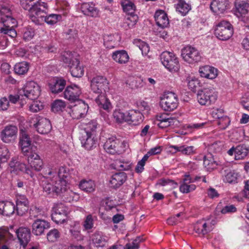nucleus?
<instances>
[{
    "label": "nucleus",
    "instance_id": "63",
    "mask_svg": "<svg viewBox=\"0 0 249 249\" xmlns=\"http://www.w3.org/2000/svg\"><path fill=\"white\" fill-rule=\"evenodd\" d=\"M95 186L94 181L90 179H83L80 181L79 184V187H93Z\"/></svg>",
    "mask_w": 249,
    "mask_h": 249
},
{
    "label": "nucleus",
    "instance_id": "36",
    "mask_svg": "<svg viewBox=\"0 0 249 249\" xmlns=\"http://www.w3.org/2000/svg\"><path fill=\"white\" fill-rule=\"evenodd\" d=\"M127 176L125 173H116L112 177L110 182L112 187H119L126 180Z\"/></svg>",
    "mask_w": 249,
    "mask_h": 249
},
{
    "label": "nucleus",
    "instance_id": "24",
    "mask_svg": "<svg viewBox=\"0 0 249 249\" xmlns=\"http://www.w3.org/2000/svg\"><path fill=\"white\" fill-rule=\"evenodd\" d=\"M143 116L142 114L137 110H131L127 113L126 122L129 124L138 125L142 122Z\"/></svg>",
    "mask_w": 249,
    "mask_h": 249
},
{
    "label": "nucleus",
    "instance_id": "55",
    "mask_svg": "<svg viewBox=\"0 0 249 249\" xmlns=\"http://www.w3.org/2000/svg\"><path fill=\"white\" fill-rule=\"evenodd\" d=\"M188 87L192 90L194 91L199 86V80L195 77H188L186 79Z\"/></svg>",
    "mask_w": 249,
    "mask_h": 249
},
{
    "label": "nucleus",
    "instance_id": "37",
    "mask_svg": "<svg viewBox=\"0 0 249 249\" xmlns=\"http://www.w3.org/2000/svg\"><path fill=\"white\" fill-rule=\"evenodd\" d=\"M235 5L237 11L241 15L247 14L249 10V0H236Z\"/></svg>",
    "mask_w": 249,
    "mask_h": 249
},
{
    "label": "nucleus",
    "instance_id": "34",
    "mask_svg": "<svg viewBox=\"0 0 249 249\" xmlns=\"http://www.w3.org/2000/svg\"><path fill=\"white\" fill-rule=\"evenodd\" d=\"M194 231L198 234L204 235L212 230V226L205 221H198L194 226Z\"/></svg>",
    "mask_w": 249,
    "mask_h": 249
},
{
    "label": "nucleus",
    "instance_id": "31",
    "mask_svg": "<svg viewBox=\"0 0 249 249\" xmlns=\"http://www.w3.org/2000/svg\"><path fill=\"white\" fill-rule=\"evenodd\" d=\"M66 81L58 77L54 78L49 83L50 88L53 93L61 92L66 86Z\"/></svg>",
    "mask_w": 249,
    "mask_h": 249
},
{
    "label": "nucleus",
    "instance_id": "22",
    "mask_svg": "<svg viewBox=\"0 0 249 249\" xmlns=\"http://www.w3.org/2000/svg\"><path fill=\"white\" fill-rule=\"evenodd\" d=\"M81 93V89L76 85L68 86L64 92L65 99L74 102L78 101L79 96Z\"/></svg>",
    "mask_w": 249,
    "mask_h": 249
},
{
    "label": "nucleus",
    "instance_id": "2",
    "mask_svg": "<svg viewBox=\"0 0 249 249\" xmlns=\"http://www.w3.org/2000/svg\"><path fill=\"white\" fill-rule=\"evenodd\" d=\"M0 22L3 27L0 29V32L7 35L12 38L17 36V33L14 29L17 25V21L12 17L11 10L6 7H2L0 14Z\"/></svg>",
    "mask_w": 249,
    "mask_h": 249
},
{
    "label": "nucleus",
    "instance_id": "54",
    "mask_svg": "<svg viewBox=\"0 0 249 249\" xmlns=\"http://www.w3.org/2000/svg\"><path fill=\"white\" fill-rule=\"evenodd\" d=\"M60 237V232L58 230L53 229L50 230L47 234V238L49 242H54Z\"/></svg>",
    "mask_w": 249,
    "mask_h": 249
},
{
    "label": "nucleus",
    "instance_id": "13",
    "mask_svg": "<svg viewBox=\"0 0 249 249\" xmlns=\"http://www.w3.org/2000/svg\"><path fill=\"white\" fill-rule=\"evenodd\" d=\"M89 108L88 104L82 100H78L76 104L68 107V112L73 119L84 117Z\"/></svg>",
    "mask_w": 249,
    "mask_h": 249
},
{
    "label": "nucleus",
    "instance_id": "27",
    "mask_svg": "<svg viewBox=\"0 0 249 249\" xmlns=\"http://www.w3.org/2000/svg\"><path fill=\"white\" fill-rule=\"evenodd\" d=\"M199 72L201 77L210 79H213L217 76V70L208 65L200 67Z\"/></svg>",
    "mask_w": 249,
    "mask_h": 249
},
{
    "label": "nucleus",
    "instance_id": "57",
    "mask_svg": "<svg viewBox=\"0 0 249 249\" xmlns=\"http://www.w3.org/2000/svg\"><path fill=\"white\" fill-rule=\"evenodd\" d=\"M43 108L42 104L38 101H34L29 106V110L33 112H36Z\"/></svg>",
    "mask_w": 249,
    "mask_h": 249
},
{
    "label": "nucleus",
    "instance_id": "21",
    "mask_svg": "<svg viewBox=\"0 0 249 249\" xmlns=\"http://www.w3.org/2000/svg\"><path fill=\"white\" fill-rule=\"evenodd\" d=\"M120 141L115 137H111L107 139L104 145L105 151L110 154H115L120 152L119 150Z\"/></svg>",
    "mask_w": 249,
    "mask_h": 249
},
{
    "label": "nucleus",
    "instance_id": "61",
    "mask_svg": "<svg viewBox=\"0 0 249 249\" xmlns=\"http://www.w3.org/2000/svg\"><path fill=\"white\" fill-rule=\"evenodd\" d=\"M180 152L184 155H190L195 153V149L193 146H185L182 145Z\"/></svg>",
    "mask_w": 249,
    "mask_h": 249
},
{
    "label": "nucleus",
    "instance_id": "48",
    "mask_svg": "<svg viewBox=\"0 0 249 249\" xmlns=\"http://www.w3.org/2000/svg\"><path fill=\"white\" fill-rule=\"evenodd\" d=\"M113 116L116 122L123 123L126 122L127 114L122 112L121 110H115L113 113Z\"/></svg>",
    "mask_w": 249,
    "mask_h": 249
},
{
    "label": "nucleus",
    "instance_id": "17",
    "mask_svg": "<svg viewBox=\"0 0 249 249\" xmlns=\"http://www.w3.org/2000/svg\"><path fill=\"white\" fill-rule=\"evenodd\" d=\"M57 178L58 180L55 181V184H53V182H52V185L53 187H56V185H60L61 187H66L71 184L70 176L66 167L62 166L59 168L58 177L56 176L55 179Z\"/></svg>",
    "mask_w": 249,
    "mask_h": 249
},
{
    "label": "nucleus",
    "instance_id": "10",
    "mask_svg": "<svg viewBox=\"0 0 249 249\" xmlns=\"http://www.w3.org/2000/svg\"><path fill=\"white\" fill-rule=\"evenodd\" d=\"M69 213V208L64 204H55L53 208L52 219L57 224L63 223L67 220Z\"/></svg>",
    "mask_w": 249,
    "mask_h": 249
},
{
    "label": "nucleus",
    "instance_id": "4",
    "mask_svg": "<svg viewBox=\"0 0 249 249\" xmlns=\"http://www.w3.org/2000/svg\"><path fill=\"white\" fill-rule=\"evenodd\" d=\"M46 195L50 197L60 196L66 202H70L78 198L76 193L72 191L70 188H42Z\"/></svg>",
    "mask_w": 249,
    "mask_h": 249
},
{
    "label": "nucleus",
    "instance_id": "23",
    "mask_svg": "<svg viewBox=\"0 0 249 249\" xmlns=\"http://www.w3.org/2000/svg\"><path fill=\"white\" fill-rule=\"evenodd\" d=\"M229 6L228 0H213L210 5L211 10L215 14L224 13Z\"/></svg>",
    "mask_w": 249,
    "mask_h": 249
},
{
    "label": "nucleus",
    "instance_id": "49",
    "mask_svg": "<svg viewBox=\"0 0 249 249\" xmlns=\"http://www.w3.org/2000/svg\"><path fill=\"white\" fill-rule=\"evenodd\" d=\"M238 174L234 171H231L225 176L223 180L224 182L229 183H234L237 182Z\"/></svg>",
    "mask_w": 249,
    "mask_h": 249
},
{
    "label": "nucleus",
    "instance_id": "16",
    "mask_svg": "<svg viewBox=\"0 0 249 249\" xmlns=\"http://www.w3.org/2000/svg\"><path fill=\"white\" fill-rule=\"evenodd\" d=\"M91 241L95 248L103 249L107 246L109 237L103 232L97 231L91 235Z\"/></svg>",
    "mask_w": 249,
    "mask_h": 249
},
{
    "label": "nucleus",
    "instance_id": "19",
    "mask_svg": "<svg viewBox=\"0 0 249 249\" xmlns=\"http://www.w3.org/2000/svg\"><path fill=\"white\" fill-rule=\"evenodd\" d=\"M80 10L84 15L92 18H97L100 15L99 9L93 2H83L80 7Z\"/></svg>",
    "mask_w": 249,
    "mask_h": 249
},
{
    "label": "nucleus",
    "instance_id": "39",
    "mask_svg": "<svg viewBox=\"0 0 249 249\" xmlns=\"http://www.w3.org/2000/svg\"><path fill=\"white\" fill-rule=\"evenodd\" d=\"M249 149L245 145H239L235 147V160H243L249 153Z\"/></svg>",
    "mask_w": 249,
    "mask_h": 249
},
{
    "label": "nucleus",
    "instance_id": "29",
    "mask_svg": "<svg viewBox=\"0 0 249 249\" xmlns=\"http://www.w3.org/2000/svg\"><path fill=\"white\" fill-rule=\"evenodd\" d=\"M112 59L119 64H125L129 59V55L125 50H119L114 52L111 55Z\"/></svg>",
    "mask_w": 249,
    "mask_h": 249
},
{
    "label": "nucleus",
    "instance_id": "5",
    "mask_svg": "<svg viewBox=\"0 0 249 249\" xmlns=\"http://www.w3.org/2000/svg\"><path fill=\"white\" fill-rule=\"evenodd\" d=\"M26 157V160L30 166L37 171H40L43 167V162L38 154L37 147L32 145L26 152H22Z\"/></svg>",
    "mask_w": 249,
    "mask_h": 249
},
{
    "label": "nucleus",
    "instance_id": "26",
    "mask_svg": "<svg viewBox=\"0 0 249 249\" xmlns=\"http://www.w3.org/2000/svg\"><path fill=\"white\" fill-rule=\"evenodd\" d=\"M17 234L20 244L23 246H26L30 240V229L28 228L20 227L17 230Z\"/></svg>",
    "mask_w": 249,
    "mask_h": 249
},
{
    "label": "nucleus",
    "instance_id": "20",
    "mask_svg": "<svg viewBox=\"0 0 249 249\" xmlns=\"http://www.w3.org/2000/svg\"><path fill=\"white\" fill-rule=\"evenodd\" d=\"M32 233L36 236L43 234L45 230L50 227V224L47 221L36 219L32 224Z\"/></svg>",
    "mask_w": 249,
    "mask_h": 249
},
{
    "label": "nucleus",
    "instance_id": "43",
    "mask_svg": "<svg viewBox=\"0 0 249 249\" xmlns=\"http://www.w3.org/2000/svg\"><path fill=\"white\" fill-rule=\"evenodd\" d=\"M176 8L182 15L185 16L191 10V6L184 0H178Z\"/></svg>",
    "mask_w": 249,
    "mask_h": 249
},
{
    "label": "nucleus",
    "instance_id": "9",
    "mask_svg": "<svg viewBox=\"0 0 249 249\" xmlns=\"http://www.w3.org/2000/svg\"><path fill=\"white\" fill-rule=\"evenodd\" d=\"M233 33V28L229 21L222 20L216 25L214 34L220 40H228L232 36Z\"/></svg>",
    "mask_w": 249,
    "mask_h": 249
},
{
    "label": "nucleus",
    "instance_id": "45",
    "mask_svg": "<svg viewBox=\"0 0 249 249\" xmlns=\"http://www.w3.org/2000/svg\"><path fill=\"white\" fill-rule=\"evenodd\" d=\"M121 5L124 12L128 14H134L136 10V6L133 2L129 0H123L121 2Z\"/></svg>",
    "mask_w": 249,
    "mask_h": 249
},
{
    "label": "nucleus",
    "instance_id": "8",
    "mask_svg": "<svg viewBox=\"0 0 249 249\" xmlns=\"http://www.w3.org/2000/svg\"><path fill=\"white\" fill-rule=\"evenodd\" d=\"M217 98V92L213 88H204L199 90L197 94V101L201 105H210L216 101Z\"/></svg>",
    "mask_w": 249,
    "mask_h": 249
},
{
    "label": "nucleus",
    "instance_id": "18",
    "mask_svg": "<svg viewBox=\"0 0 249 249\" xmlns=\"http://www.w3.org/2000/svg\"><path fill=\"white\" fill-rule=\"evenodd\" d=\"M15 212L17 215L22 216L27 212L29 209V201L24 195H18L16 196Z\"/></svg>",
    "mask_w": 249,
    "mask_h": 249
},
{
    "label": "nucleus",
    "instance_id": "58",
    "mask_svg": "<svg viewBox=\"0 0 249 249\" xmlns=\"http://www.w3.org/2000/svg\"><path fill=\"white\" fill-rule=\"evenodd\" d=\"M140 82V79L131 77L129 78L126 83L131 89H135L141 87Z\"/></svg>",
    "mask_w": 249,
    "mask_h": 249
},
{
    "label": "nucleus",
    "instance_id": "25",
    "mask_svg": "<svg viewBox=\"0 0 249 249\" xmlns=\"http://www.w3.org/2000/svg\"><path fill=\"white\" fill-rule=\"evenodd\" d=\"M154 18L157 25L161 28L163 29L168 26L169 19L163 10H157L155 13Z\"/></svg>",
    "mask_w": 249,
    "mask_h": 249
},
{
    "label": "nucleus",
    "instance_id": "11",
    "mask_svg": "<svg viewBox=\"0 0 249 249\" xmlns=\"http://www.w3.org/2000/svg\"><path fill=\"white\" fill-rule=\"evenodd\" d=\"M178 105V96L173 92L165 93L160 97V106L165 111H173L177 108Z\"/></svg>",
    "mask_w": 249,
    "mask_h": 249
},
{
    "label": "nucleus",
    "instance_id": "50",
    "mask_svg": "<svg viewBox=\"0 0 249 249\" xmlns=\"http://www.w3.org/2000/svg\"><path fill=\"white\" fill-rule=\"evenodd\" d=\"M65 107V102L61 100H56L52 105V110L55 112L62 111Z\"/></svg>",
    "mask_w": 249,
    "mask_h": 249
},
{
    "label": "nucleus",
    "instance_id": "12",
    "mask_svg": "<svg viewBox=\"0 0 249 249\" xmlns=\"http://www.w3.org/2000/svg\"><path fill=\"white\" fill-rule=\"evenodd\" d=\"M181 56L185 62L192 64L199 62L202 58L199 51L190 45H187L182 49Z\"/></svg>",
    "mask_w": 249,
    "mask_h": 249
},
{
    "label": "nucleus",
    "instance_id": "56",
    "mask_svg": "<svg viewBox=\"0 0 249 249\" xmlns=\"http://www.w3.org/2000/svg\"><path fill=\"white\" fill-rule=\"evenodd\" d=\"M94 222L93 217L91 214H89L86 217L83 222V226L86 230H89L93 227Z\"/></svg>",
    "mask_w": 249,
    "mask_h": 249
},
{
    "label": "nucleus",
    "instance_id": "3",
    "mask_svg": "<svg viewBox=\"0 0 249 249\" xmlns=\"http://www.w3.org/2000/svg\"><path fill=\"white\" fill-rule=\"evenodd\" d=\"M48 6L41 0H37L29 11V15L32 21L36 24L42 23V18L47 13Z\"/></svg>",
    "mask_w": 249,
    "mask_h": 249
},
{
    "label": "nucleus",
    "instance_id": "28",
    "mask_svg": "<svg viewBox=\"0 0 249 249\" xmlns=\"http://www.w3.org/2000/svg\"><path fill=\"white\" fill-rule=\"evenodd\" d=\"M15 212V205L10 201L0 202V214L6 216H10Z\"/></svg>",
    "mask_w": 249,
    "mask_h": 249
},
{
    "label": "nucleus",
    "instance_id": "15",
    "mask_svg": "<svg viewBox=\"0 0 249 249\" xmlns=\"http://www.w3.org/2000/svg\"><path fill=\"white\" fill-rule=\"evenodd\" d=\"M24 95L31 100L36 99L40 95V88L39 85L34 81L26 83L24 89Z\"/></svg>",
    "mask_w": 249,
    "mask_h": 249
},
{
    "label": "nucleus",
    "instance_id": "44",
    "mask_svg": "<svg viewBox=\"0 0 249 249\" xmlns=\"http://www.w3.org/2000/svg\"><path fill=\"white\" fill-rule=\"evenodd\" d=\"M138 17L133 14H128L124 22L123 26L125 28L133 27L138 21Z\"/></svg>",
    "mask_w": 249,
    "mask_h": 249
},
{
    "label": "nucleus",
    "instance_id": "38",
    "mask_svg": "<svg viewBox=\"0 0 249 249\" xmlns=\"http://www.w3.org/2000/svg\"><path fill=\"white\" fill-rule=\"evenodd\" d=\"M201 178L198 176H191L190 174H185L182 179V183L180 185V187H191L189 184L198 182L200 181Z\"/></svg>",
    "mask_w": 249,
    "mask_h": 249
},
{
    "label": "nucleus",
    "instance_id": "64",
    "mask_svg": "<svg viewBox=\"0 0 249 249\" xmlns=\"http://www.w3.org/2000/svg\"><path fill=\"white\" fill-rule=\"evenodd\" d=\"M34 36V32L32 29H27L23 33V38L26 41L31 40Z\"/></svg>",
    "mask_w": 249,
    "mask_h": 249
},
{
    "label": "nucleus",
    "instance_id": "51",
    "mask_svg": "<svg viewBox=\"0 0 249 249\" xmlns=\"http://www.w3.org/2000/svg\"><path fill=\"white\" fill-rule=\"evenodd\" d=\"M224 146L223 142L221 141H216L209 145V150L213 153H219L222 150Z\"/></svg>",
    "mask_w": 249,
    "mask_h": 249
},
{
    "label": "nucleus",
    "instance_id": "6",
    "mask_svg": "<svg viewBox=\"0 0 249 249\" xmlns=\"http://www.w3.org/2000/svg\"><path fill=\"white\" fill-rule=\"evenodd\" d=\"M30 126L35 127L40 134H48L52 128L50 121L44 117L35 115L29 119Z\"/></svg>",
    "mask_w": 249,
    "mask_h": 249
},
{
    "label": "nucleus",
    "instance_id": "59",
    "mask_svg": "<svg viewBox=\"0 0 249 249\" xmlns=\"http://www.w3.org/2000/svg\"><path fill=\"white\" fill-rule=\"evenodd\" d=\"M18 171H25L27 174H30L31 178L33 177L31 170L27 168L26 165L24 163L19 161L18 162L15 173L17 174Z\"/></svg>",
    "mask_w": 249,
    "mask_h": 249
},
{
    "label": "nucleus",
    "instance_id": "53",
    "mask_svg": "<svg viewBox=\"0 0 249 249\" xmlns=\"http://www.w3.org/2000/svg\"><path fill=\"white\" fill-rule=\"evenodd\" d=\"M73 60H74V58H73L72 54L70 52L66 51L62 53L61 60L68 64L69 66L71 64Z\"/></svg>",
    "mask_w": 249,
    "mask_h": 249
},
{
    "label": "nucleus",
    "instance_id": "7",
    "mask_svg": "<svg viewBox=\"0 0 249 249\" xmlns=\"http://www.w3.org/2000/svg\"><path fill=\"white\" fill-rule=\"evenodd\" d=\"M163 65L171 72H177L180 68L178 58L175 54L169 52H163L160 55Z\"/></svg>",
    "mask_w": 249,
    "mask_h": 249
},
{
    "label": "nucleus",
    "instance_id": "14",
    "mask_svg": "<svg viewBox=\"0 0 249 249\" xmlns=\"http://www.w3.org/2000/svg\"><path fill=\"white\" fill-rule=\"evenodd\" d=\"M18 129L14 125H7L0 132L1 140L5 143H13L16 140Z\"/></svg>",
    "mask_w": 249,
    "mask_h": 249
},
{
    "label": "nucleus",
    "instance_id": "47",
    "mask_svg": "<svg viewBox=\"0 0 249 249\" xmlns=\"http://www.w3.org/2000/svg\"><path fill=\"white\" fill-rule=\"evenodd\" d=\"M61 19V16L58 14H50L48 16L46 15L45 17L42 18V23L45 21L48 24L53 25L56 23Z\"/></svg>",
    "mask_w": 249,
    "mask_h": 249
},
{
    "label": "nucleus",
    "instance_id": "46",
    "mask_svg": "<svg viewBox=\"0 0 249 249\" xmlns=\"http://www.w3.org/2000/svg\"><path fill=\"white\" fill-rule=\"evenodd\" d=\"M133 42L141 51L143 55H146L148 54L150 49L148 45L146 42L139 39H134Z\"/></svg>",
    "mask_w": 249,
    "mask_h": 249
},
{
    "label": "nucleus",
    "instance_id": "35",
    "mask_svg": "<svg viewBox=\"0 0 249 249\" xmlns=\"http://www.w3.org/2000/svg\"><path fill=\"white\" fill-rule=\"evenodd\" d=\"M70 71L71 75L75 77H82L84 72L83 68L79 66V61L76 58H74L70 66Z\"/></svg>",
    "mask_w": 249,
    "mask_h": 249
},
{
    "label": "nucleus",
    "instance_id": "52",
    "mask_svg": "<svg viewBox=\"0 0 249 249\" xmlns=\"http://www.w3.org/2000/svg\"><path fill=\"white\" fill-rule=\"evenodd\" d=\"M10 158V153L7 147L4 145H0V161H6Z\"/></svg>",
    "mask_w": 249,
    "mask_h": 249
},
{
    "label": "nucleus",
    "instance_id": "62",
    "mask_svg": "<svg viewBox=\"0 0 249 249\" xmlns=\"http://www.w3.org/2000/svg\"><path fill=\"white\" fill-rule=\"evenodd\" d=\"M157 184L161 186H174L177 183L174 180L168 178H161L157 182Z\"/></svg>",
    "mask_w": 249,
    "mask_h": 249
},
{
    "label": "nucleus",
    "instance_id": "32",
    "mask_svg": "<svg viewBox=\"0 0 249 249\" xmlns=\"http://www.w3.org/2000/svg\"><path fill=\"white\" fill-rule=\"evenodd\" d=\"M19 145L20 147L21 152H26V150L29 149L32 146L30 137L23 130H21L20 132Z\"/></svg>",
    "mask_w": 249,
    "mask_h": 249
},
{
    "label": "nucleus",
    "instance_id": "30",
    "mask_svg": "<svg viewBox=\"0 0 249 249\" xmlns=\"http://www.w3.org/2000/svg\"><path fill=\"white\" fill-rule=\"evenodd\" d=\"M219 164V161L212 154H208L204 157L203 165L207 171H211L216 169Z\"/></svg>",
    "mask_w": 249,
    "mask_h": 249
},
{
    "label": "nucleus",
    "instance_id": "42",
    "mask_svg": "<svg viewBox=\"0 0 249 249\" xmlns=\"http://www.w3.org/2000/svg\"><path fill=\"white\" fill-rule=\"evenodd\" d=\"M131 163L129 161H123L120 160H116L112 164V167L117 170H129L131 168Z\"/></svg>",
    "mask_w": 249,
    "mask_h": 249
},
{
    "label": "nucleus",
    "instance_id": "41",
    "mask_svg": "<svg viewBox=\"0 0 249 249\" xmlns=\"http://www.w3.org/2000/svg\"><path fill=\"white\" fill-rule=\"evenodd\" d=\"M98 123L94 120H92L86 124L84 127L86 134L96 136L98 129Z\"/></svg>",
    "mask_w": 249,
    "mask_h": 249
},
{
    "label": "nucleus",
    "instance_id": "33",
    "mask_svg": "<svg viewBox=\"0 0 249 249\" xmlns=\"http://www.w3.org/2000/svg\"><path fill=\"white\" fill-rule=\"evenodd\" d=\"M95 136L93 135H84L81 138V142L82 146L86 149L89 150L96 146V140Z\"/></svg>",
    "mask_w": 249,
    "mask_h": 249
},
{
    "label": "nucleus",
    "instance_id": "60",
    "mask_svg": "<svg viewBox=\"0 0 249 249\" xmlns=\"http://www.w3.org/2000/svg\"><path fill=\"white\" fill-rule=\"evenodd\" d=\"M37 0H20L21 6L25 10L29 11Z\"/></svg>",
    "mask_w": 249,
    "mask_h": 249
},
{
    "label": "nucleus",
    "instance_id": "40",
    "mask_svg": "<svg viewBox=\"0 0 249 249\" xmlns=\"http://www.w3.org/2000/svg\"><path fill=\"white\" fill-rule=\"evenodd\" d=\"M29 69V64L25 61L17 63L14 66V71L18 75H24Z\"/></svg>",
    "mask_w": 249,
    "mask_h": 249
},
{
    "label": "nucleus",
    "instance_id": "1",
    "mask_svg": "<svg viewBox=\"0 0 249 249\" xmlns=\"http://www.w3.org/2000/svg\"><path fill=\"white\" fill-rule=\"evenodd\" d=\"M90 86L93 92L99 94L95 98V102L100 107L109 111L111 104L104 93L109 89L108 82L106 78L102 76H95L91 81Z\"/></svg>",
    "mask_w": 249,
    "mask_h": 249
}]
</instances>
